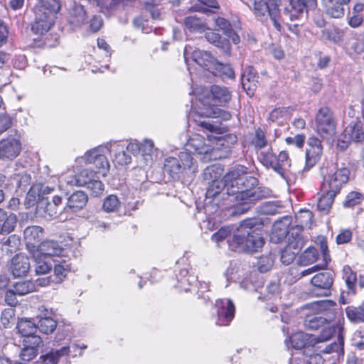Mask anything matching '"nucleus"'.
<instances>
[{
	"label": "nucleus",
	"mask_w": 364,
	"mask_h": 364,
	"mask_svg": "<svg viewBox=\"0 0 364 364\" xmlns=\"http://www.w3.org/2000/svg\"><path fill=\"white\" fill-rule=\"evenodd\" d=\"M244 167L232 169L222 180L210 183L206 191L207 198H215L220 194L235 196L242 200H258L271 195V190L266 187L256 186L257 179L245 176Z\"/></svg>",
	"instance_id": "obj_1"
},
{
	"label": "nucleus",
	"mask_w": 364,
	"mask_h": 364,
	"mask_svg": "<svg viewBox=\"0 0 364 364\" xmlns=\"http://www.w3.org/2000/svg\"><path fill=\"white\" fill-rule=\"evenodd\" d=\"M52 2H45L36 11V18L31 25V31L38 36H45L54 26L56 14L60 10L58 0H51Z\"/></svg>",
	"instance_id": "obj_2"
},
{
	"label": "nucleus",
	"mask_w": 364,
	"mask_h": 364,
	"mask_svg": "<svg viewBox=\"0 0 364 364\" xmlns=\"http://www.w3.org/2000/svg\"><path fill=\"white\" fill-rule=\"evenodd\" d=\"M264 243L263 237L255 230L237 229L231 240L229 247L234 251L256 252Z\"/></svg>",
	"instance_id": "obj_3"
},
{
	"label": "nucleus",
	"mask_w": 364,
	"mask_h": 364,
	"mask_svg": "<svg viewBox=\"0 0 364 364\" xmlns=\"http://www.w3.org/2000/svg\"><path fill=\"white\" fill-rule=\"evenodd\" d=\"M252 9L257 17L269 16L276 30L281 31L282 24L287 23V18L284 12L281 14L279 4L277 0H253L252 6H248Z\"/></svg>",
	"instance_id": "obj_4"
},
{
	"label": "nucleus",
	"mask_w": 364,
	"mask_h": 364,
	"mask_svg": "<svg viewBox=\"0 0 364 364\" xmlns=\"http://www.w3.org/2000/svg\"><path fill=\"white\" fill-rule=\"evenodd\" d=\"M315 131L328 143L333 141L336 134V123L333 112L327 107H321L315 117Z\"/></svg>",
	"instance_id": "obj_5"
},
{
	"label": "nucleus",
	"mask_w": 364,
	"mask_h": 364,
	"mask_svg": "<svg viewBox=\"0 0 364 364\" xmlns=\"http://www.w3.org/2000/svg\"><path fill=\"white\" fill-rule=\"evenodd\" d=\"M187 146L188 151H193L198 155H203L202 160L205 162L222 157L218 154L219 147L214 146L211 139H205L200 134L191 137L188 141Z\"/></svg>",
	"instance_id": "obj_6"
},
{
	"label": "nucleus",
	"mask_w": 364,
	"mask_h": 364,
	"mask_svg": "<svg viewBox=\"0 0 364 364\" xmlns=\"http://www.w3.org/2000/svg\"><path fill=\"white\" fill-rule=\"evenodd\" d=\"M349 176L348 168L344 166L340 167L337 164L336 170L333 173L324 176L321 186H323V190L325 192L331 191L338 194L342 187L348 183Z\"/></svg>",
	"instance_id": "obj_7"
},
{
	"label": "nucleus",
	"mask_w": 364,
	"mask_h": 364,
	"mask_svg": "<svg viewBox=\"0 0 364 364\" xmlns=\"http://www.w3.org/2000/svg\"><path fill=\"white\" fill-rule=\"evenodd\" d=\"M287 225L284 221L274 225L272 234L274 235L279 231L278 239L274 242H278L281 239L287 237L289 244H292L296 250L301 249L304 245V240L301 234L304 228L297 224L287 230Z\"/></svg>",
	"instance_id": "obj_8"
},
{
	"label": "nucleus",
	"mask_w": 364,
	"mask_h": 364,
	"mask_svg": "<svg viewBox=\"0 0 364 364\" xmlns=\"http://www.w3.org/2000/svg\"><path fill=\"white\" fill-rule=\"evenodd\" d=\"M364 140V128L360 122H354L348 124L344 129L337 146L343 151L351 142H361Z\"/></svg>",
	"instance_id": "obj_9"
},
{
	"label": "nucleus",
	"mask_w": 364,
	"mask_h": 364,
	"mask_svg": "<svg viewBox=\"0 0 364 364\" xmlns=\"http://www.w3.org/2000/svg\"><path fill=\"white\" fill-rule=\"evenodd\" d=\"M85 161L87 164L93 165V171L95 173L105 176L109 171V163L100 149L95 148L86 152Z\"/></svg>",
	"instance_id": "obj_10"
},
{
	"label": "nucleus",
	"mask_w": 364,
	"mask_h": 364,
	"mask_svg": "<svg viewBox=\"0 0 364 364\" xmlns=\"http://www.w3.org/2000/svg\"><path fill=\"white\" fill-rule=\"evenodd\" d=\"M190 55H191L193 60L198 65L211 73L215 72L214 69L218 60L210 53L200 50H195L192 52L191 47L187 46L184 48V58L186 63Z\"/></svg>",
	"instance_id": "obj_11"
},
{
	"label": "nucleus",
	"mask_w": 364,
	"mask_h": 364,
	"mask_svg": "<svg viewBox=\"0 0 364 364\" xmlns=\"http://www.w3.org/2000/svg\"><path fill=\"white\" fill-rule=\"evenodd\" d=\"M333 282V274L329 272H321L311 280L313 286L312 293L318 296H328L331 294V287Z\"/></svg>",
	"instance_id": "obj_12"
},
{
	"label": "nucleus",
	"mask_w": 364,
	"mask_h": 364,
	"mask_svg": "<svg viewBox=\"0 0 364 364\" xmlns=\"http://www.w3.org/2000/svg\"><path fill=\"white\" fill-rule=\"evenodd\" d=\"M316 0H289V5L284 9V15L287 21L298 19L304 14V10L314 9Z\"/></svg>",
	"instance_id": "obj_13"
},
{
	"label": "nucleus",
	"mask_w": 364,
	"mask_h": 364,
	"mask_svg": "<svg viewBox=\"0 0 364 364\" xmlns=\"http://www.w3.org/2000/svg\"><path fill=\"white\" fill-rule=\"evenodd\" d=\"M217 309L216 324L220 326H228L235 316V306L230 299H218L215 303Z\"/></svg>",
	"instance_id": "obj_14"
},
{
	"label": "nucleus",
	"mask_w": 364,
	"mask_h": 364,
	"mask_svg": "<svg viewBox=\"0 0 364 364\" xmlns=\"http://www.w3.org/2000/svg\"><path fill=\"white\" fill-rule=\"evenodd\" d=\"M323 152L321 141L312 136L308 139L306 150V166L308 169L313 167L319 160Z\"/></svg>",
	"instance_id": "obj_15"
},
{
	"label": "nucleus",
	"mask_w": 364,
	"mask_h": 364,
	"mask_svg": "<svg viewBox=\"0 0 364 364\" xmlns=\"http://www.w3.org/2000/svg\"><path fill=\"white\" fill-rule=\"evenodd\" d=\"M23 348L20 352L21 360L28 362L35 358L38 353V348L42 345L43 340L41 337H31L23 338Z\"/></svg>",
	"instance_id": "obj_16"
},
{
	"label": "nucleus",
	"mask_w": 364,
	"mask_h": 364,
	"mask_svg": "<svg viewBox=\"0 0 364 364\" xmlns=\"http://www.w3.org/2000/svg\"><path fill=\"white\" fill-rule=\"evenodd\" d=\"M21 151V144L19 140L7 138L0 141V158L14 159L18 156Z\"/></svg>",
	"instance_id": "obj_17"
},
{
	"label": "nucleus",
	"mask_w": 364,
	"mask_h": 364,
	"mask_svg": "<svg viewBox=\"0 0 364 364\" xmlns=\"http://www.w3.org/2000/svg\"><path fill=\"white\" fill-rule=\"evenodd\" d=\"M10 268L15 277L26 276L30 269L28 257L22 253L16 254L11 259Z\"/></svg>",
	"instance_id": "obj_18"
},
{
	"label": "nucleus",
	"mask_w": 364,
	"mask_h": 364,
	"mask_svg": "<svg viewBox=\"0 0 364 364\" xmlns=\"http://www.w3.org/2000/svg\"><path fill=\"white\" fill-rule=\"evenodd\" d=\"M87 15L83 6L74 4L68 10L67 19L70 25L80 27L85 23Z\"/></svg>",
	"instance_id": "obj_19"
},
{
	"label": "nucleus",
	"mask_w": 364,
	"mask_h": 364,
	"mask_svg": "<svg viewBox=\"0 0 364 364\" xmlns=\"http://www.w3.org/2000/svg\"><path fill=\"white\" fill-rule=\"evenodd\" d=\"M277 166H275V171L278 173L283 178H288L290 174L294 173L291 170V161L289 154L286 151H282L277 156Z\"/></svg>",
	"instance_id": "obj_20"
},
{
	"label": "nucleus",
	"mask_w": 364,
	"mask_h": 364,
	"mask_svg": "<svg viewBox=\"0 0 364 364\" xmlns=\"http://www.w3.org/2000/svg\"><path fill=\"white\" fill-rule=\"evenodd\" d=\"M88 201L87 195L81 191L73 193L68 198L66 207L73 212H77L84 208Z\"/></svg>",
	"instance_id": "obj_21"
},
{
	"label": "nucleus",
	"mask_w": 364,
	"mask_h": 364,
	"mask_svg": "<svg viewBox=\"0 0 364 364\" xmlns=\"http://www.w3.org/2000/svg\"><path fill=\"white\" fill-rule=\"evenodd\" d=\"M23 235L28 245L37 247L43 241L44 230L40 226H29L24 230Z\"/></svg>",
	"instance_id": "obj_22"
},
{
	"label": "nucleus",
	"mask_w": 364,
	"mask_h": 364,
	"mask_svg": "<svg viewBox=\"0 0 364 364\" xmlns=\"http://www.w3.org/2000/svg\"><path fill=\"white\" fill-rule=\"evenodd\" d=\"M210 95L212 97V103L213 105H225L231 99V93L225 87L219 85H212L210 87Z\"/></svg>",
	"instance_id": "obj_23"
},
{
	"label": "nucleus",
	"mask_w": 364,
	"mask_h": 364,
	"mask_svg": "<svg viewBox=\"0 0 364 364\" xmlns=\"http://www.w3.org/2000/svg\"><path fill=\"white\" fill-rule=\"evenodd\" d=\"M258 77L252 67L245 69L241 77L242 87L247 91L248 94H253L258 83Z\"/></svg>",
	"instance_id": "obj_24"
},
{
	"label": "nucleus",
	"mask_w": 364,
	"mask_h": 364,
	"mask_svg": "<svg viewBox=\"0 0 364 364\" xmlns=\"http://www.w3.org/2000/svg\"><path fill=\"white\" fill-rule=\"evenodd\" d=\"M70 353V349L68 346H63L58 350H52L40 356V364H57L62 357L68 355Z\"/></svg>",
	"instance_id": "obj_25"
},
{
	"label": "nucleus",
	"mask_w": 364,
	"mask_h": 364,
	"mask_svg": "<svg viewBox=\"0 0 364 364\" xmlns=\"http://www.w3.org/2000/svg\"><path fill=\"white\" fill-rule=\"evenodd\" d=\"M326 8V12L333 18H341L344 15L343 6L350 0H323Z\"/></svg>",
	"instance_id": "obj_26"
},
{
	"label": "nucleus",
	"mask_w": 364,
	"mask_h": 364,
	"mask_svg": "<svg viewBox=\"0 0 364 364\" xmlns=\"http://www.w3.org/2000/svg\"><path fill=\"white\" fill-rule=\"evenodd\" d=\"M319 194L320 196L317 204L318 209L323 214H327L331 208L337 193H333L331 191L325 192L323 190V186H321Z\"/></svg>",
	"instance_id": "obj_27"
},
{
	"label": "nucleus",
	"mask_w": 364,
	"mask_h": 364,
	"mask_svg": "<svg viewBox=\"0 0 364 364\" xmlns=\"http://www.w3.org/2000/svg\"><path fill=\"white\" fill-rule=\"evenodd\" d=\"M16 328L18 333L23 337V338H31V337H40L36 335L37 326L36 325L28 319H21L18 321Z\"/></svg>",
	"instance_id": "obj_28"
},
{
	"label": "nucleus",
	"mask_w": 364,
	"mask_h": 364,
	"mask_svg": "<svg viewBox=\"0 0 364 364\" xmlns=\"http://www.w3.org/2000/svg\"><path fill=\"white\" fill-rule=\"evenodd\" d=\"M16 217L14 214L7 215L0 208V234L10 233L14 230L16 224Z\"/></svg>",
	"instance_id": "obj_29"
},
{
	"label": "nucleus",
	"mask_w": 364,
	"mask_h": 364,
	"mask_svg": "<svg viewBox=\"0 0 364 364\" xmlns=\"http://www.w3.org/2000/svg\"><path fill=\"white\" fill-rule=\"evenodd\" d=\"M58 43L55 34L48 33L34 38L31 43L33 48H53Z\"/></svg>",
	"instance_id": "obj_30"
},
{
	"label": "nucleus",
	"mask_w": 364,
	"mask_h": 364,
	"mask_svg": "<svg viewBox=\"0 0 364 364\" xmlns=\"http://www.w3.org/2000/svg\"><path fill=\"white\" fill-rule=\"evenodd\" d=\"M178 288L187 291L189 287L196 282V278L194 275L190 274L187 269L183 268L179 271L177 275Z\"/></svg>",
	"instance_id": "obj_31"
},
{
	"label": "nucleus",
	"mask_w": 364,
	"mask_h": 364,
	"mask_svg": "<svg viewBox=\"0 0 364 364\" xmlns=\"http://www.w3.org/2000/svg\"><path fill=\"white\" fill-rule=\"evenodd\" d=\"M114 149L112 161L115 166H124L132 162V157L124 150V146L117 144Z\"/></svg>",
	"instance_id": "obj_32"
},
{
	"label": "nucleus",
	"mask_w": 364,
	"mask_h": 364,
	"mask_svg": "<svg viewBox=\"0 0 364 364\" xmlns=\"http://www.w3.org/2000/svg\"><path fill=\"white\" fill-rule=\"evenodd\" d=\"M164 171L167 173L171 178H175L182 172V166L178 159L169 157L165 160Z\"/></svg>",
	"instance_id": "obj_33"
},
{
	"label": "nucleus",
	"mask_w": 364,
	"mask_h": 364,
	"mask_svg": "<svg viewBox=\"0 0 364 364\" xmlns=\"http://www.w3.org/2000/svg\"><path fill=\"white\" fill-rule=\"evenodd\" d=\"M346 314L347 318L352 323H364V304L359 306H348L346 309Z\"/></svg>",
	"instance_id": "obj_34"
},
{
	"label": "nucleus",
	"mask_w": 364,
	"mask_h": 364,
	"mask_svg": "<svg viewBox=\"0 0 364 364\" xmlns=\"http://www.w3.org/2000/svg\"><path fill=\"white\" fill-rule=\"evenodd\" d=\"M186 27L191 32H203L207 26L205 22L196 16H190L184 18Z\"/></svg>",
	"instance_id": "obj_35"
},
{
	"label": "nucleus",
	"mask_w": 364,
	"mask_h": 364,
	"mask_svg": "<svg viewBox=\"0 0 364 364\" xmlns=\"http://www.w3.org/2000/svg\"><path fill=\"white\" fill-rule=\"evenodd\" d=\"M97 173L93 170L83 169L75 176V184L77 186H87L95 178Z\"/></svg>",
	"instance_id": "obj_36"
},
{
	"label": "nucleus",
	"mask_w": 364,
	"mask_h": 364,
	"mask_svg": "<svg viewBox=\"0 0 364 364\" xmlns=\"http://www.w3.org/2000/svg\"><path fill=\"white\" fill-rule=\"evenodd\" d=\"M70 271V264H68L65 260L55 264L53 268L55 283L62 282Z\"/></svg>",
	"instance_id": "obj_37"
},
{
	"label": "nucleus",
	"mask_w": 364,
	"mask_h": 364,
	"mask_svg": "<svg viewBox=\"0 0 364 364\" xmlns=\"http://www.w3.org/2000/svg\"><path fill=\"white\" fill-rule=\"evenodd\" d=\"M178 156L179 162L182 166V171H188L193 174L198 171L196 161L188 152H181Z\"/></svg>",
	"instance_id": "obj_38"
},
{
	"label": "nucleus",
	"mask_w": 364,
	"mask_h": 364,
	"mask_svg": "<svg viewBox=\"0 0 364 364\" xmlns=\"http://www.w3.org/2000/svg\"><path fill=\"white\" fill-rule=\"evenodd\" d=\"M37 247L40 253L45 256H53L59 253L58 245L53 240L42 241Z\"/></svg>",
	"instance_id": "obj_39"
},
{
	"label": "nucleus",
	"mask_w": 364,
	"mask_h": 364,
	"mask_svg": "<svg viewBox=\"0 0 364 364\" xmlns=\"http://www.w3.org/2000/svg\"><path fill=\"white\" fill-rule=\"evenodd\" d=\"M36 326L41 333L50 334L55 330L57 321L50 316H45L39 319Z\"/></svg>",
	"instance_id": "obj_40"
},
{
	"label": "nucleus",
	"mask_w": 364,
	"mask_h": 364,
	"mask_svg": "<svg viewBox=\"0 0 364 364\" xmlns=\"http://www.w3.org/2000/svg\"><path fill=\"white\" fill-rule=\"evenodd\" d=\"M38 208L39 210L43 209V216L48 219L57 218L60 213L59 208L50 202L42 200Z\"/></svg>",
	"instance_id": "obj_41"
},
{
	"label": "nucleus",
	"mask_w": 364,
	"mask_h": 364,
	"mask_svg": "<svg viewBox=\"0 0 364 364\" xmlns=\"http://www.w3.org/2000/svg\"><path fill=\"white\" fill-rule=\"evenodd\" d=\"M120 207L121 202L116 195H109L104 199L102 209L106 213L117 212Z\"/></svg>",
	"instance_id": "obj_42"
},
{
	"label": "nucleus",
	"mask_w": 364,
	"mask_h": 364,
	"mask_svg": "<svg viewBox=\"0 0 364 364\" xmlns=\"http://www.w3.org/2000/svg\"><path fill=\"white\" fill-rule=\"evenodd\" d=\"M222 168L219 166L213 165L205 168L203 176V179L208 183H213L215 181H220L219 178L222 175Z\"/></svg>",
	"instance_id": "obj_43"
},
{
	"label": "nucleus",
	"mask_w": 364,
	"mask_h": 364,
	"mask_svg": "<svg viewBox=\"0 0 364 364\" xmlns=\"http://www.w3.org/2000/svg\"><path fill=\"white\" fill-rule=\"evenodd\" d=\"M300 250L301 249L296 250V247H294L292 244H288L281 252V262L285 265L290 264Z\"/></svg>",
	"instance_id": "obj_44"
},
{
	"label": "nucleus",
	"mask_w": 364,
	"mask_h": 364,
	"mask_svg": "<svg viewBox=\"0 0 364 364\" xmlns=\"http://www.w3.org/2000/svg\"><path fill=\"white\" fill-rule=\"evenodd\" d=\"M318 259V252L314 247H309L299 257V263L302 266H307L315 262Z\"/></svg>",
	"instance_id": "obj_45"
},
{
	"label": "nucleus",
	"mask_w": 364,
	"mask_h": 364,
	"mask_svg": "<svg viewBox=\"0 0 364 364\" xmlns=\"http://www.w3.org/2000/svg\"><path fill=\"white\" fill-rule=\"evenodd\" d=\"M314 215L309 210H301L296 215L298 225L303 228H310L313 222Z\"/></svg>",
	"instance_id": "obj_46"
},
{
	"label": "nucleus",
	"mask_w": 364,
	"mask_h": 364,
	"mask_svg": "<svg viewBox=\"0 0 364 364\" xmlns=\"http://www.w3.org/2000/svg\"><path fill=\"white\" fill-rule=\"evenodd\" d=\"M14 289L18 295L23 296L34 291L36 286L31 281H21L14 284Z\"/></svg>",
	"instance_id": "obj_47"
},
{
	"label": "nucleus",
	"mask_w": 364,
	"mask_h": 364,
	"mask_svg": "<svg viewBox=\"0 0 364 364\" xmlns=\"http://www.w3.org/2000/svg\"><path fill=\"white\" fill-rule=\"evenodd\" d=\"M20 245V237L14 234L7 237V239L2 243V247L3 248H5L7 252L13 253L18 250Z\"/></svg>",
	"instance_id": "obj_48"
},
{
	"label": "nucleus",
	"mask_w": 364,
	"mask_h": 364,
	"mask_svg": "<svg viewBox=\"0 0 364 364\" xmlns=\"http://www.w3.org/2000/svg\"><path fill=\"white\" fill-rule=\"evenodd\" d=\"M308 340V334L303 332L296 333L289 338V341L291 343V346L295 349L303 348L307 343Z\"/></svg>",
	"instance_id": "obj_49"
},
{
	"label": "nucleus",
	"mask_w": 364,
	"mask_h": 364,
	"mask_svg": "<svg viewBox=\"0 0 364 364\" xmlns=\"http://www.w3.org/2000/svg\"><path fill=\"white\" fill-rule=\"evenodd\" d=\"M205 37L208 42L215 45V46L223 47L227 48L228 50L229 49L228 42H227L225 40L223 41L221 39L220 36L218 33L214 32L213 31L209 30L208 31H207L205 33Z\"/></svg>",
	"instance_id": "obj_50"
},
{
	"label": "nucleus",
	"mask_w": 364,
	"mask_h": 364,
	"mask_svg": "<svg viewBox=\"0 0 364 364\" xmlns=\"http://www.w3.org/2000/svg\"><path fill=\"white\" fill-rule=\"evenodd\" d=\"M363 199L364 196L362 193L358 191H352L346 196L343 205L346 208H353L360 204Z\"/></svg>",
	"instance_id": "obj_51"
},
{
	"label": "nucleus",
	"mask_w": 364,
	"mask_h": 364,
	"mask_svg": "<svg viewBox=\"0 0 364 364\" xmlns=\"http://www.w3.org/2000/svg\"><path fill=\"white\" fill-rule=\"evenodd\" d=\"M274 257L272 255L262 256L257 262V268L260 272H267L272 267Z\"/></svg>",
	"instance_id": "obj_52"
},
{
	"label": "nucleus",
	"mask_w": 364,
	"mask_h": 364,
	"mask_svg": "<svg viewBox=\"0 0 364 364\" xmlns=\"http://www.w3.org/2000/svg\"><path fill=\"white\" fill-rule=\"evenodd\" d=\"M87 190L90 191V194L93 197H97L102 194L105 190L103 183L95 178L87 186Z\"/></svg>",
	"instance_id": "obj_53"
},
{
	"label": "nucleus",
	"mask_w": 364,
	"mask_h": 364,
	"mask_svg": "<svg viewBox=\"0 0 364 364\" xmlns=\"http://www.w3.org/2000/svg\"><path fill=\"white\" fill-rule=\"evenodd\" d=\"M201 115H204L207 117L220 118L223 120H229L231 117L230 112L218 107L212 109L211 110L203 112Z\"/></svg>",
	"instance_id": "obj_54"
},
{
	"label": "nucleus",
	"mask_w": 364,
	"mask_h": 364,
	"mask_svg": "<svg viewBox=\"0 0 364 364\" xmlns=\"http://www.w3.org/2000/svg\"><path fill=\"white\" fill-rule=\"evenodd\" d=\"M343 274L348 288L349 289H353L357 280L355 273L349 266H345L343 268Z\"/></svg>",
	"instance_id": "obj_55"
},
{
	"label": "nucleus",
	"mask_w": 364,
	"mask_h": 364,
	"mask_svg": "<svg viewBox=\"0 0 364 364\" xmlns=\"http://www.w3.org/2000/svg\"><path fill=\"white\" fill-rule=\"evenodd\" d=\"M214 71L215 72L212 73L215 75H225L229 78L235 77V73L232 68L229 65H225L218 61L217 62Z\"/></svg>",
	"instance_id": "obj_56"
},
{
	"label": "nucleus",
	"mask_w": 364,
	"mask_h": 364,
	"mask_svg": "<svg viewBox=\"0 0 364 364\" xmlns=\"http://www.w3.org/2000/svg\"><path fill=\"white\" fill-rule=\"evenodd\" d=\"M215 26L218 30L222 31L225 35L230 36L232 31V26L227 19L223 17H218L215 18Z\"/></svg>",
	"instance_id": "obj_57"
},
{
	"label": "nucleus",
	"mask_w": 364,
	"mask_h": 364,
	"mask_svg": "<svg viewBox=\"0 0 364 364\" xmlns=\"http://www.w3.org/2000/svg\"><path fill=\"white\" fill-rule=\"evenodd\" d=\"M262 159L267 166H271L275 170V166H277V156L273 153L272 149H269L265 152H262Z\"/></svg>",
	"instance_id": "obj_58"
},
{
	"label": "nucleus",
	"mask_w": 364,
	"mask_h": 364,
	"mask_svg": "<svg viewBox=\"0 0 364 364\" xmlns=\"http://www.w3.org/2000/svg\"><path fill=\"white\" fill-rule=\"evenodd\" d=\"M231 232L232 229L230 227H222L212 235L211 239L213 242L219 243L229 236Z\"/></svg>",
	"instance_id": "obj_59"
},
{
	"label": "nucleus",
	"mask_w": 364,
	"mask_h": 364,
	"mask_svg": "<svg viewBox=\"0 0 364 364\" xmlns=\"http://www.w3.org/2000/svg\"><path fill=\"white\" fill-rule=\"evenodd\" d=\"M237 200H242V203L238 204L235 208V213L236 214H242L250 210L252 207V203L255 200H252L250 199L242 200L240 198H237L235 196H233Z\"/></svg>",
	"instance_id": "obj_60"
},
{
	"label": "nucleus",
	"mask_w": 364,
	"mask_h": 364,
	"mask_svg": "<svg viewBox=\"0 0 364 364\" xmlns=\"http://www.w3.org/2000/svg\"><path fill=\"white\" fill-rule=\"evenodd\" d=\"M306 136L304 134H297L294 136H289L285 139V141L289 145H294L298 148H302L305 142Z\"/></svg>",
	"instance_id": "obj_61"
},
{
	"label": "nucleus",
	"mask_w": 364,
	"mask_h": 364,
	"mask_svg": "<svg viewBox=\"0 0 364 364\" xmlns=\"http://www.w3.org/2000/svg\"><path fill=\"white\" fill-rule=\"evenodd\" d=\"M14 309H4L1 314L0 321L4 327H7L11 323V320L14 318Z\"/></svg>",
	"instance_id": "obj_62"
},
{
	"label": "nucleus",
	"mask_w": 364,
	"mask_h": 364,
	"mask_svg": "<svg viewBox=\"0 0 364 364\" xmlns=\"http://www.w3.org/2000/svg\"><path fill=\"white\" fill-rule=\"evenodd\" d=\"M352 238V232L350 230H343L336 237V242L338 245L349 242Z\"/></svg>",
	"instance_id": "obj_63"
},
{
	"label": "nucleus",
	"mask_w": 364,
	"mask_h": 364,
	"mask_svg": "<svg viewBox=\"0 0 364 364\" xmlns=\"http://www.w3.org/2000/svg\"><path fill=\"white\" fill-rule=\"evenodd\" d=\"M254 144L257 147L260 149L264 147L267 144V140L265 138L264 133L260 129H258L256 131Z\"/></svg>",
	"instance_id": "obj_64"
}]
</instances>
